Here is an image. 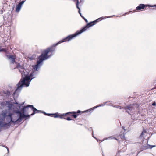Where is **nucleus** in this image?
<instances>
[{
  "label": "nucleus",
  "mask_w": 156,
  "mask_h": 156,
  "mask_svg": "<svg viewBox=\"0 0 156 156\" xmlns=\"http://www.w3.org/2000/svg\"><path fill=\"white\" fill-rule=\"evenodd\" d=\"M110 101H108L106 102H105L103 104H99L98 105H97L96 106H95V108H98V107L103 106L104 105H106L107 103L110 102Z\"/></svg>",
  "instance_id": "obj_14"
},
{
  "label": "nucleus",
  "mask_w": 156,
  "mask_h": 156,
  "mask_svg": "<svg viewBox=\"0 0 156 156\" xmlns=\"http://www.w3.org/2000/svg\"><path fill=\"white\" fill-rule=\"evenodd\" d=\"M149 148V144H145L143 146V149L146 150V149H147Z\"/></svg>",
  "instance_id": "obj_16"
},
{
  "label": "nucleus",
  "mask_w": 156,
  "mask_h": 156,
  "mask_svg": "<svg viewBox=\"0 0 156 156\" xmlns=\"http://www.w3.org/2000/svg\"><path fill=\"white\" fill-rule=\"evenodd\" d=\"M121 138L122 139H123V138H124V135H121Z\"/></svg>",
  "instance_id": "obj_31"
},
{
  "label": "nucleus",
  "mask_w": 156,
  "mask_h": 156,
  "mask_svg": "<svg viewBox=\"0 0 156 156\" xmlns=\"http://www.w3.org/2000/svg\"><path fill=\"white\" fill-rule=\"evenodd\" d=\"M95 108V106L90 109H88V110H85V111H83L82 112H81L82 113H84V112H90V111H93L94 110V109H95V108Z\"/></svg>",
  "instance_id": "obj_15"
},
{
  "label": "nucleus",
  "mask_w": 156,
  "mask_h": 156,
  "mask_svg": "<svg viewBox=\"0 0 156 156\" xmlns=\"http://www.w3.org/2000/svg\"><path fill=\"white\" fill-rule=\"evenodd\" d=\"M79 34L78 31H77L75 33L68 35L56 44H53L44 50L42 51L41 55H40V68L43 64V61L51 58L55 55L56 51V47L57 46L64 42H69Z\"/></svg>",
  "instance_id": "obj_3"
},
{
  "label": "nucleus",
  "mask_w": 156,
  "mask_h": 156,
  "mask_svg": "<svg viewBox=\"0 0 156 156\" xmlns=\"http://www.w3.org/2000/svg\"><path fill=\"white\" fill-rule=\"evenodd\" d=\"M92 22H90L87 23L85 26L82 28L80 30L77 31L79 34L85 31L87 29L94 25V24H92Z\"/></svg>",
  "instance_id": "obj_6"
},
{
  "label": "nucleus",
  "mask_w": 156,
  "mask_h": 156,
  "mask_svg": "<svg viewBox=\"0 0 156 156\" xmlns=\"http://www.w3.org/2000/svg\"><path fill=\"white\" fill-rule=\"evenodd\" d=\"M26 0H23L20 2L16 6L15 11L17 12H18L20 11L22 5L25 2Z\"/></svg>",
  "instance_id": "obj_8"
},
{
  "label": "nucleus",
  "mask_w": 156,
  "mask_h": 156,
  "mask_svg": "<svg viewBox=\"0 0 156 156\" xmlns=\"http://www.w3.org/2000/svg\"><path fill=\"white\" fill-rule=\"evenodd\" d=\"M132 12V11H129L128 12L125 13V14L122 16H124L126 15L129 14V13Z\"/></svg>",
  "instance_id": "obj_22"
},
{
  "label": "nucleus",
  "mask_w": 156,
  "mask_h": 156,
  "mask_svg": "<svg viewBox=\"0 0 156 156\" xmlns=\"http://www.w3.org/2000/svg\"><path fill=\"white\" fill-rule=\"evenodd\" d=\"M81 17L85 21L86 23H87L88 22L87 20L83 16H81Z\"/></svg>",
  "instance_id": "obj_23"
},
{
  "label": "nucleus",
  "mask_w": 156,
  "mask_h": 156,
  "mask_svg": "<svg viewBox=\"0 0 156 156\" xmlns=\"http://www.w3.org/2000/svg\"><path fill=\"white\" fill-rule=\"evenodd\" d=\"M147 6L151 7L150 5H145L143 4H140L139 5V6L137 7L136 8V11L142 10L144 9L146 7H147Z\"/></svg>",
  "instance_id": "obj_11"
},
{
  "label": "nucleus",
  "mask_w": 156,
  "mask_h": 156,
  "mask_svg": "<svg viewBox=\"0 0 156 156\" xmlns=\"http://www.w3.org/2000/svg\"><path fill=\"white\" fill-rule=\"evenodd\" d=\"M146 131L145 130H144L142 132V133H141V134L140 135V137H142V136L143 135H144L145 133H146Z\"/></svg>",
  "instance_id": "obj_20"
},
{
  "label": "nucleus",
  "mask_w": 156,
  "mask_h": 156,
  "mask_svg": "<svg viewBox=\"0 0 156 156\" xmlns=\"http://www.w3.org/2000/svg\"><path fill=\"white\" fill-rule=\"evenodd\" d=\"M15 104H18V103H16V102Z\"/></svg>",
  "instance_id": "obj_35"
},
{
  "label": "nucleus",
  "mask_w": 156,
  "mask_h": 156,
  "mask_svg": "<svg viewBox=\"0 0 156 156\" xmlns=\"http://www.w3.org/2000/svg\"><path fill=\"white\" fill-rule=\"evenodd\" d=\"M74 1H76V8L78 9V13L80 14V16L82 15L81 13L80 12V9L79 6V4L81 3H83L84 2V0H73Z\"/></svg>",
  "instance_id": "obj_10"
},
{
  "label": "nucleus",
  "mask_w": 156,
  "mask_h": 156,
  "mask_svg": "<svg viewBox=\"0 0 156 156\" xmlns=\"http://www.w3.org/2000/svg\"><path fill=\"white\" fill-rule=\"evenodd\" d=\"M116 139V140H117V139H116V138H115L114 136H112L111 137H109L107 138H105L104 140H102V141H103L104 140H105L106 139Z\"/></svg>",
  "instance_id": "obj_19"
},
{
  "label": "nucleus",
  "mask_w": 156,
  "mask_h": 156,
  "mask_svg": "<svg viewBox=\"0 0 156 156\" xmlns=\"http://www.w3.org/2000/svg\"><path fill=\"white\" fill-rule=\"evenodd\" d=\"M91 22H92V24H94V25L96 23L98 22L96 20H94V21H91Z\"/></svg>",
  "instance_id": "obj_27"
},
{
  "label": "nucleus",
  "mask_w": 156,
  "mask_h": 156,
  "mask_svg": "<svg viewBox=\"0 0 156 156\" xmlns=\"http://www.w3.org/2000/svg\"><path fill=\"white\" fill-rule=\"evenodd\" d=\"M37 58V64L33 66L32 71L30 76H28V72L25 69L23 66L21 65L19 63H16V68L18 69L21 73L22 78L17 85V88L14 93V94L16 92H20L23 87H28L32 79L35 77L36 75V71L38 70L39 67V57Z\"/></svg>",
  "instance_id": "obj_2"
},
{
  "label": "nucleus",
  "mask_w": 156,
  "mask_h": 156,
  "mask_svg": "<svg viewBox=\"0 0 156 156\" xmlns=\"http://www.w3.org/2000/svg\"><path fill=\"white\" fill-rule=\"evenodd\" d=\"M155 6H156V5Z\"/></svg>",
  "instance_id": "obj_37"
},
{
  "label": "nucleus",
  "mask_w": 156,
  "mask_h": 156,
  "mask_svg": "<svg viewBox=\"0 0 156 156\" xmlns=\"http://www.w3.org/2000/svg\"><path fill=\"white\" fill-rule=\"evenodd\" d=\"M5 51V49L3 48H1L0 47V52L4 51Z\"/></svg>",
  "instance_id": "obj_30"
},
{
  "label": "nucleus",
  "mask_w": 156,
  "mask_h": 156,
  "mask_svg": "<svg viewBox=\"0 0 156 156\" xmlns=\"http://www.w3.org/2000/svg\"><path fill=\"white\" fill-rule=\"evenodd\" d=\"M85 128H86V129H88L89 131H92V136H93V137L94 138H95V139H97L94 136V132H93V130L92 129V127H90L89 128H87L86 127Z\"/></svg>",
  "instance_id": "obj_17"
},
{
  "label": "nucleus",
  "mask_w": 156,
  "mask_h": 156,
  "mask_svg": "<svg viewBox=\"0 0 156 156\" xmlns=\"http://www.w3.org/2000/svg\"><path fill=\"white\" fill-rule=\"evenodd\" d=\"M40 113H43L46 115H47V114H48V113H46L45 112H44L43 111H41L40 110Z\"/></svg>",
  "instance_id": "obj_25"
},
{
  "label": "nucleus",
  "mask_w": 156,
  "mask_h": 156,
  "mask_svg": "<svg viewBox=\"0 0 156 156\" xmlns=\"http://www.w3.org/2000/svg\"><path fill=\"white\" fill-rule=\"evenodd\" d=\"M8 59L11 63H14L15 62V57L13 55H7V56Z\"/></svg>",
  "instance_id": "obj_12"
},
{
  "label": "nucleus",
  "mask_w": 156,
  "mask_h": 156,
  "mask_svg": "<svg viewBox=\"0 0 156 156\" xmlns=\"http://www.w3.org/2000/svg\"><path fill=\"white\" fill-rule=\"evenodd\" d=\"M125 127L124 126H122V128L123 129L125 130Z\"/></svg>",
  "instance_id": "obj_34"
},
{
  "label": "nucleus",
  "mask_w": 156,
  "mask_h": 156,
  "mask_svg": "<svg viewBox=\"0 0 156 156\" xmlns=\"http://www.w3.org/2000/svg\"><path fill=\"white\" fill-rule=\"evenodd\" d=\"M114 16H115V15H112V16H106L104 17H101L100 18H98V19H97L96 20L97 21V22H98L101 21L104 18L106 19V18H108L113 17Z\"/></svg>",
  "instance_id": "obj_13"
},
{
  "label": "nucleus",
  "mask_w": 156,
  "mask_h": 156,
  "mask_svg": "<svg viewBox=\"0 0 156 156\" xmlns=\"http://www.w3.org/2000/svg\"><path fill=\"white\" fill-rule=\"evenodd\" d=\"M47 116L53 117L55 118H59L61 119H62L63 118V114H61L58 112L55 113H48Z\"/></svg>",
  "instance_id": "obj_7"
},
{
  "label": "nucleus",
  "mask_w": 156,
  "mask_h": 156,
  "mask_svg": "<svg viewBox=\"0 0 156 156\" xmlns=\"http://www.w3.org/2000/svg\"><path fill=\"white\" fill-rule=\"evenodd\" d=\"M2 145H0V146H2Z\"/></svg>",
  "instance_id": "obj_36"
},
{
  "label": "nucleus",
  "mask_w": 156,
  "mask_h": 156,
  "mask_svg": "<svg viewBox=\"0 0 156 156\" xmlns=\"http://www.w3.org/2000/svg\"><path fill=\"white\" fill-rule=\"evenodd\" d=\"M155 145H149V148L150 149L152 148L153 147H155Z\"/></svg>",
  "instance_id": "obj_28"
},
{
  "label": "nucleus",
  "mask_w": 156,
  "mask_h": 156,
  "mask_svg": "<svg viewBox=\"0 0 156 156\" xmlns=\"http://www.w3.org/2000/svg\"><path fill=\"white\" fill-rule=\"evenodd\" d=\"M64 116L63 117V118L62 119H65L66 120H67L68 121H70L71 120L70 118L69 117H67V118H66L65 117H64Z\"/></svg>",
  "instance_id": "obj_21"
},
{
  "label": "nucleus",
  "mask_w": 156,
  "mask_h": 156,
  "mask_svg": "<svg viewBox=\"0 0 156 156\" xmlns=\"http://www.w3.org/2000/svg\"><path fill=\"white\" fill-rule=\"evenodd\" d=\"M21 105H20V104H19V105H18V106H19V108H20V106H21Z\"/></svg>",
  "instance_id": "obj_33"
},
{
  "label": "nucleus",
  "mask_w": 156,
  "mask_h": 156,
  "mask_svg": "<svg viewBox=\"0 0 156 156\" xmlns=\"http://www.w3.org/2000/svg\"><path fill=\"white\" fill-rule=\"evenodd\" d=\"M136 9L135 10H133L132 11V12H136Z\"/></svg>",
  "instance_id": "obj_32"
},
{
  "label": "nucleus",
  "mask_w": 156,
  "mask_h": 156,
  "mask_svg": "<svg viewBox=\"0 0 156 156\" xmlns=\"http://www.w3.org/2000/svg\"><path fill=\"white\" fill-rule=\"evenodd\" d=\"M112 106L113 107L116 108H119L120 109H122L123 108V107H121L119 105H112Z\"/></svg>",
  "instance_id": "obj_18"
},
{
  "label": "nucleus",
  "mask_w": 156,
  "mask_h": 156,
  "mask_svg": "<svg viewBox=\"0 0 156 156\" xmlns=\"http://www.w3.org/2000/svg\"><path fill=\"white\" fill-rule=\"evenodd\" d=\"M2 146L3 147H5L6 148V149H7V150L8 153H9V148H8V147L4 145H3Z\"/></svg>",
  "instance_id": "obj_24"
},
{
  "label": "nucleus",
  "mask_w": 156,
  "mask_h": 156,
  "mask_svg": "<svg viewBox=\"0 0 156 156\" xmlns=\"http://www.w3.org/2000/svg\"><path fill=\"white\" fill-rule=\"evenodd\" d=\"M38 110L33 107V105H28L26 107H24L21 109V113L25 115H29V117L30 115H33Z\"/></svg>",
  "instance_id": "obj_4"
},
{
  "label": "nucleus",
  "mask_w": 156,
  "mask_h": 156,
  "mask_svg": "<svg viewBox=\"0 0 156 156\" xmlns=\"http://www.w3.org/2000/svg\"><path fill=\"white\" fill-rule=\"evenodd\" d=\"M134 104H130L129 105L127 106H126L123 107L122 109H124L126 110V112L128 113L129 114H130L128 110L131 111L133 108V106Z\"/></svg>",
  "instance_id": "obj_9"
},
{
  "label": "nucleus",
  "mask_w": 156,
  "mask_h": 156,
  "mask_svg": "<svg viewBox=\"0 0 156 156\" xmlns=\"http://www.w3.org/2000/svg\"><path fill=\"white\" fill-rule=\"evenodd\" d=\"M156 102H155V101H154L153 102V103H152V105H153V106H155L156 105Z\"/></svg>",
  "instance_id": "obj_29"
},
{
  "label": "nucleus",
  "mask_w": 156,
  "mask_h": 156,
  "mask_svg": "<svg viewBox=\"0 0 156 156\" xmlns=\"http://www.w3.org/2000/svg\"><path fill=\"white\" fill-rule=\"evenodd\" d=\"M110 102L106 104V105H109V106H112V105H113L112 103H111V101Z\"/></svg>",
  "instance_id": "obj_26"
},
{
  "label": "nucleus",
  "mask_w": 156,
  "mask_h": 156,
  "mask_svg": "<svg viewBox=\"0 0 156 156\" xmlns=\"http://www.w3.org/2000/svg\"><path fill=\"white\" fill-rule=\"evenodd\" d=\"M14 106L12 104H9L8 107L9 109L3 110L2 111L1 115L2 116L4 119H6V121L8 123L3 122L2 121H0V126L5 127L6 126H10L11 125H14L20 122L22 119L25 118L27 117H28L29 115H25L21 113V112L19 111H14L13 112H11L12 108H14Z\"/></svg>",
  "instance_id": "obj_1"
},
{
  "label": "nucleus",
  "mask_w": 156,
  "mask_h": 156,
  "mask_svg": "<svg viewBox=\"0 0 156 156\" xmlns=\"http://www.w3.org/2000/svg\"><path fill=\"white\" fill-rule=\"evenodd\" d=\"M81 112L80 110H78L76 112L73 111L72 112H69L63 114V117L66 116V115L69 114H72L71 116L74 118H76L79 115V114Z\"/></svg>",
  "instance_id": "obj_5"
}]
</instances>
